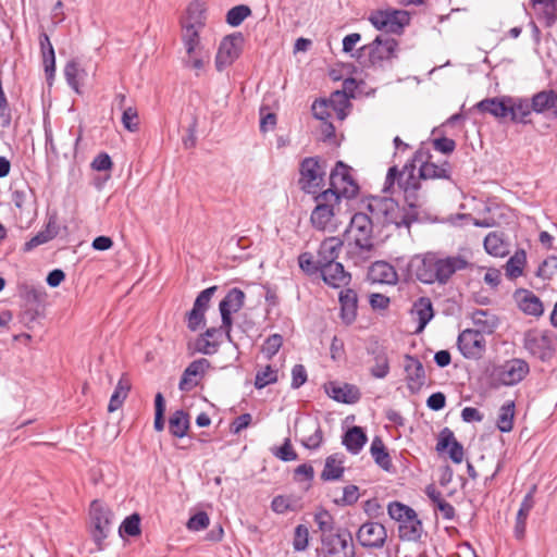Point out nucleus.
I'll use <instances>...</instances> for the list:
<instances>
[{"label":"nucleus","instance_id":"obj_1","mask_svg":"<svg viewBox=\"0 0 557 557\" xmlns=\"http://www.w3.org/2000/svg\"><path fill=\"white\" fill-rule=\"evenodd\" d=\"M345 237L346 260L355 267L366 264L374 251L372 219L363 212L355 213L345 231Z\"/></svg>","mask_w":557,"mask_h":557},{"label":"nucleus","instance_id":"obj_2","mask_svg":"<svg viewBox=\"0 0 557 557\" xmlns=\"http://www.w3.org/2000/svg\"><path fill=\"white\" fill-rule=\"evenodd\" d=\"M369 211L376 218H382L385 224H394L396 227H410L418 221L419 211L400 207L392 198H373L368 205Z\"/></svg>","mask_w":557,"mask_h":557},{"label":"nucleus","instance_id":"obj_3","mask_svg":"<svg viewBox=\"0 0 557 557\" xmlns=\"http://www.w3.org/2000/svg\"><path fill=\"white\" fill-rule=\"evenodd\" d=\"M398 41L391 37L377 35L370 44L360 47L358 59L366 66L382 67L384 62L397 57Z\"/></svg>","mask_w":557,"mask_h":557},{"label":"nucleus","instance_id":"obj_4","mask_svg":"<svg viewBox=\"0 0 557 557\" xmlns=\"http://www.w3.org/2000/svg\"><path fill=\"white\" fill-rule=\"evenodd\" d=\"M298 186L305 194L315 196L324 187L325 163L320 157H306L299 163Z\"/></svg>","mask_w":557,"mask_h":557},{"label":"nucleus","instance_id":"obj_5","mask_svg":"<svg viewBox=\"0 0 557 557\" xmlns=\"http://www.w3.org/2000/svg\"><path fill=\"white\" fill-rule=\"evenodd\" d=\"M319 557H355L352 535L347 530H337L334 534L320 536V546L317 548Z\"/></svg>","mask_w":557,"mask_h":557},{"label":"nucleus","instance_id":"obj_6","mask_svg":"<svg viewBox=\"0 0 557 557\" xmlns=\"http://www.w3.org/2000/svg\"><path fill=\"white\" fill-rule=\"evenodd\" d=\"M368 20L375 29L395 35H401L410 23L407 11L391 8L372 11Z\"/></svg>","mask_w":557,"mask_h":557},{"label":"nucleus","instance_id":"obj_7","mask_svg":"<svg viewBox=\"0 0 557 557\" xmlns=\"http://www.w3.org/2000/svg\"><path fill=\"white\" fill-rule=\"evenodd\" d=\"M317 203L311 212L310 221L312 226L319 231H325L332 225L335 209L339 207L338 195L333 190H322L313 196Z\"/></svg>","mask_w":557,"mask_h":557},{"label":"nucleus","instance_id":"obj_8","mask_svg":"<svg viewBox=\"0 0 557 557\" xmlns=\"http://www.w3.org/2000/svg\"><path fill=\"white\" fill-rule=\"evenodd\" d=\"M522 344L530 356L543 362L549 361L556 352L553 336L548 331L530 329L524 332Z\"/></svg>","mask_w":557,"mask_h":557},{"label":"nucleus","instance_id":"obj_9","mask_svg":"<svg viewBox=\"0 0 557 557\" xmlns=\"http://www.w3.org/2000/svg\"><path fill=\"white\" fill-rule=\"evenodd\" d=\"M469 265V261L460 255L443 257L434 252L431 285H446L455 273L466 270Z\"/></svg>","mask_w":557,"mask_h":557},{"label":"nucleus","instance_id":"obj_10","mask_svg":"<svg viewBox=\"0 0 557 557\" xmlns=\"http://www.w3.org/2000/svg\"><path fill=\"white\" fill-rule=\"evenodd\" d=\"M351 168L343 161H337L330 173V187L326 190H333L342 198L352 199L359 193V185L351 175Z\"/></svg>","mask_w":557,"mask_h":557},{"label":"nucleus","instance_id":"obj_11","mask_svg":"<svg viewBox=\"0 0 557 557\" xmlns=\"http://www.w3.org/2000/svg\"><path fill=\"white\" fill-rule=\"evenodd\" d=\"M205 26L203 10L199 2H193L187 8V22L182 25V42L185 51L203 47L200 30Z\"/></svg>","mask_w":557,"mask_h":557},{"label":"nucleus","instance_id":"obj_12","mask_svg":"<svg viewBox=\"0 0 557 557\" xmlns=\"http://www.w3.org/2000/svg\"><path fill=\"white\" fill-rule=\"evenodd\" d=\"M530 372L529 363L520 358H513L502 364L494 366L490 376L498 385L513 386L520 383Z\"/></svg>","mask_w":557,"mask_h":557},{"label":"nucleus","instance_id":"obj_13","mask_svg":"<svg viewBox=\"0 0 557 557\" xmlns=\"http://www.w3.org/2000/svg\"><path fill=\"white\" fill-rule=\"evenodd\" d=\"M349 107V101L344 91H334L329 99L315 100L312 103V114L317 120L326 122L332 119L333 114L338 120H344L347 116L346 109Z\"/></svg>","mask_w":557,"mask_h":557},{"label":"nucleus","instance_id":"obj_14","mask_svg":"<svg viewBox=\"0 0 557 557\" xmlns=\"http://www.w3.org/2000/svg\"><path fill=\"white\" fill-rule=\"evenodd\" d=\"M89 512L92 522V540L97 549L102 550L103 542L110 533L113 513L98 499L91 502Z\"/></svg>","mask_w":557,"mask_h":557},{"label":"nucleus","instance_id":"obj_15","mask_svg":"<svg viewBox=\"0 0 557 557\" xmlns=\"http://www.w3.org/2000/svg\"><path fill=\"white\" fill-rule=\"evenodd\" d=\"M413 162L419 163V175L422 180H450V164L444 161L436 164L431 161L432 154L429 149L419 148L412 156Z\"/></svg>","mask_w":557,"mask_h":557},{"label":"nucleus","instance_id":"obj_16","mask_svg":"<svg viewBox=\"0 0 557 557\" xmlns=\"http://www.w3.org/2000/svg\"><path fill=\"white\" fill-rule=\"evenodd\" d=\"M457 347L466 359L479 360L486 350V341L482 331L463 330L457 338Z\"/></svg>","mask_w":557,"mask_h":557},{"label":"nucleus","instance_id":"obj_17","mask_svg":"<svg viewBox=\"0 0 557 557\" xmlns=\"http://www.w3.org/2000/svg\"><path fill=\"white\" fill-rule=\"evenodd\" d=\"M356 540L367 549H382L387 541V530L379 522L367 521L356 532Z\"/></svg>","mask_w":557,"mask_h":557},{"label":"nucleus","instance_id":"obj_18","mask_svg":"<svg viewBox=\"0 0 557 557\" xmlns=\"http://www.w3.org/2000/svg\"><path fill=\"white\" fill-rule=\"evenodd\" d=\"M244 37L242 33L225 36L215 55V67L219 72L233 64L240 55Z\"/></svg>","mask_w":557,"mask_h":557},{"label":"nucleus","instance_id":"obj_19","mask_svg":"<svg viewBox=\"0 0 557 557\" xmlns=\"http://www.w3.org/2000/svg\"><path fill=\"white\" fill-rule=\"evenodd\" d=\"M218 286L213 285L201 290L195 299L194 306L190 311L186 313L187 329L196 332L199 327L206 324V312L210 307V301Z\"/></svg>","mask_w":557,"mask_h":557},{"label":"nucleus","instance_id":"obj_20","mask_svg":"<svg viewBox=\"0 0 557 557\" xmlns=\"http://www.w3.org/2000/svg\"><path fill=\"white\" fill-rule=\"evenodd\" d=\"M367 354L370 357L369 367L370 375L374 379H385L391 371V363L388 352L385 346L379 342L372 343L367 348Z\"/></svg>","mask_w":557,"mask_h":557},{"label":"nucleus","instance_id":"obj_21","mask_svg":"<svg viewBox=\"0 0 557 557\" xmlns=\"http://www.w3.org/2000/svg\"><path fill=\"white\" fill-rule=\"evenodd\" d=\"M246 295L238 287H232L227 290L224 298L219 304L221 322L225 326L233 325V313L238 312L245 305Z\"/></svg>","mask_w":557,"mask_h":557},{"label":"nucleus","instance_id":"obj_22","mask_svg":"<svg viewBox=\"0 0 557 557\" xmlns=\"http://www.w3.org/2000/svg\"><path fill=\"white\" fill-rule=\"evenodd\" d=\"M434 252L414 255L407 264V273L417 281L431 285L432 260Z\"/></svg>","mask_w":557,"mask_h":557},{"label":"nucleus","instance_id":"obj_23","mask_svg":"<svg viewBox=\"0 0 557 557\" xmlns=\"http://www.w3.org/2000/svg\"><path fill=\"white\" fill-rule=\"evenodd\" d=\"M404 368L408 389L411 393H418L426 380L422 362L414 356L406 355Z\"/></svg>","mask_w":557,"mask_h":557},{"label":"nucleus","instance_id":"obj_24","mask_svg":"<svg viewBox=\"0 0 557 557\" xmlns=\"http://www.w3.org/2000/svg\"><path fill=\"white\" fill-rule=\"evenodd\" d=\"M343 247H345L344 240L336 236L327 237L321 242L317 251V259L321 270L337 263L336 260Z\"/></svg>","mask_w":557,"mask_h":557},{"label":"nucleus","instance_id":"obj_25","mask_svg":"<svg viewBox=\"0 0 557 557\" xmlns=\"http://www.w3.org/2000/svg\"><path fill=\"white\" fill-rule=\"evenodd\" d=\"M513 299L519 310L527 315L540 318L544 313L542 300L529 289L518 288L513 293Z\"/></svg>","mask_w":557,"mask_h":557},{"label":"nucleus","instance_id":"obj_26","mask_svg":"<svg viewBox=\"0 0 557 557\" xmlns=\"http://www.w3.org/2000/svg\"><path fill=\"white\" fill-rule=\"evenodd\" d=\"M436 450L438 453L447 450L450 460L455 463H460L463 459V446L456 440L454 432L449 428H444L440 432Z\"/></svg>","mask_w":557,"mask_h":557},{"label":"nucleus","instance_id":"obj_27","mask_svg":"<svg viewBox=\"0 0 557 557\" xmlns=\"http://www.w3.org/2000/svg\"><path fill=\"white\" fill-rule=\"evenodd\" d=\"M324 389L327 396L342 404H356L361 397L359 388L356 385L348 383L341 386L335 382H330L329 384H325Z\"/></svg>","mask_w":557,"mask_h":557},{"label":"nucleus","instance_id":"obj_28","mask_svg":"<svg viewBox=\"0 0 557 557\" xmlns=\"http://www.w3.org/2000/svg\"><path fill=\"white\" fill-rule=\"evenodd\" d=\"M533 111L557 119V90L546 89L533 95Z\"/></svg>","mask_w":557,"mask_h":557},{"label":"nucleus","instance_id":"obj_29","mask_svg":"<svg viewBox=\"0 0 557 557\" xmlns=\"http://www.w3.org/2000/svg\"><path fill=\"white\" fill-rule=\"evenodd\" d=\"M341 305L339 317L344 324L350 325L356 321L358 309V295L352 288H342L338 296Z\"/></svg>","mask_w":557,"mask_h":557},{"label":"nucleus","instance_id":"obj_30","mask_svg":"<svg viewBox=\"0 0 557 557\" xmlns=\"http://www.w3.org/2000/svg\"><path fill=\"white\" fill-rule=\"evenodd\" d=\"M367 277L372 283L394 285L398 281L395 268L386 261L373 262L367 273Z\"/></svg>","mask_w":557,"mask_h":557},{"label":"nucleus","instance_id":"obj_31","mask_svg":"<svg viewBox=\"0 0 557 557\" xmlns=\"http://www.w3.org/2000/svg\"><path fill=\"white\" fill-rule=\"evenodd\" d=\"M39 47L47 83L52 85L55 75V53L47 33L39 34Z\"/></svg>","mask_w":557,"mask_h":557},{"label":"nucleus","instance_id":"obj_32","mask_svg":"<svg viewBox=\"0 0 557 557\" xmlns=\"http://www.w3.org/2000/svg\"><path fill=\"white\" fill-rule=\"evenodd\" d=\"M211 363L206 358H199L191 361L186 369L184 370L180 383L178 388L182 392H189L194 389L198 385V381L191 379V373H198L199 377H202L206 371L210 368Z\"/></svg>","mask_w":557,"mask_h":557},{"label":"nucleus","instance_id":"obj_33","mask_svg":"<svg viewBox=\"0 0 557 557\" xmlns=\"http://www.w3.org/2000/svg\"><path fill=\"white\" fill-rule=\"evenodd\" d=\"M405 518L406 520L398 523L399 539L407 542H420L423 535V525L422 521L418 518L417 512Z\"/></svg>","mask_w":557,"mask_h":557},{"label":"nucleus","instance_id":"obj_34","mask_svg":"<svg viewBox=\"0 0 557 557\" xmlns=\"http://www.w3.org/2000/svg\"><path fill=\"white\" fill-rule=\"evenodd\" d=\"M321 277L332 288L346 287L351 281V274L345 271L341 262L333 263L332 267L321 270Z\"/></svg>","mask_w":557,"mask_h":557},{"label":"nucleus","instance_id":"obj_35","mask_svg":"<svg viewBox=\"0 0 557 557\" xmlns=\"http://www.w3.org/2000/svg\"><path fill=\"white\" fill-rule=\"evenodd\" d=\"M410 313L418 321L416 333L422 332L434 317L431 299L429 297H419L413 302Z\"/></svg>","mask_w":557,"mask_h":557},{"label":"nucleus","instance_id":"obj_36","mask_svg":"<svg viewBox=\"0 0 557 557\" xmlns=\"http://www.w3.org/2000/svg\"><path fill=\"white\" fill-rule=\"evenodd\" d=\"M508 116H510V120L515 123H529L528 117L533 111V97L531 101L525 98L508 97Z\"/></svg>","mask_w":557,"mask_h":557},{"label":"nucleus","instance_id":"obj_37","mask_svg":"<svg viewBox=\"0 0 557 557\" xmlns=\"http://www.w3.org/2000/svg\"><path fill=\"white\" fill-rule=\"evenodd\" d=\"M345 456L335 453L325 458L324 468L320 474L323 482L338 481L345 472Z\"/></svg>","mask_w":557,"mask_h":557},{"label":"nucleus","instance_id":"obj_38","mask_svg":"<svg viewBox=\"0 0 557 557\" xmlns=\"http://www.w3.org/2000/svg\"><path fill=\"white\" fill-rule=\"evenodd\" d=\"M59 233V226L54 216H50L45 228L24 244L23 250L28 252L34 248L44 245L53 239Z\"/></svg>","mask_w":557,"mask_h":557},{"label":"nucleus","instance_id":"obj_39","mask_svg":"<svg viewBox=\"0 0 557 557\" xmlns=\"http://www.w3.org/2000/svg\"><path fill=\"white\" fill-rule=\"evenodd\" d=\"M368 437L361 426H352L348 429L342 436V444L352 454L358 455L367 444Z\"/></svg>","mask_w":557,"mask_h":557},{"label":"nucleus","instance_id":"obj_40","mask_svg":"<svg viewBox=\"0 0 557 557\" xmlns=\"http://www.w3.org/2000/svg\"><path fill=\"white\" fill-rule=\"evenodd\" d=\"M182 62L185 67L194 70L196 76H199V72L210 62V51L205 47H196L186 51V58Z\"/></svg>","mask_w":557,"mask_h":557},{"label":"nucleus","instance_id":"obj_41","mask_svg":"<svg viewBox=\"0 0 557 557\" xmlns=\"http://www.w3.org/2000/svg\"><path fill=\"white\" fill-rule=\"evenodd\" d=\"M508 97L486 98L476 103L479 111L490 113L495 117L508 116Z\"/></svg>","mask_w":557,"mask_h":557},{"label":"nucleus","instance_id":"obj_42","mask_svg":"<svg viewBox=\"0 0 557 557\" xmlns=\"http://www.w3.org/2000/svg\"><path fill=\"white\" fill-rule=\"evenodd\" d=\"M484 249L493 257H505L508 255V244L504 239V234L491 232L484 238Z\"/></svg>","mask_w":557,"mask_h":557},{"label":"nucleus","instance_id":"obj_43","mask_svg":"<svg viewBox=\"0 0 557 557\" xmlns=\"http://www.w3.org/2000/svg\"><path fill=\"white\" fill-rule=\"evenodd\" d=\"M129 391H131V382L127 379V376L125 374H123L120 377V380L114 388L113 394L111 395V398H110V401L108 405V411L114 412L117 409H120L123 406Z\"/></svg>","mask_w":557,"mask_h":557},{"label":"nucleus","instance_id":"obj_44","mask_svg":"<svg viewBox=\"0 0 557 557\" xmlns=\"http://www.w3.org/2000/svg\"><path fill=\"white\" fill-rule=\"evenodd\" d=\"M370 453L380 468L384 471H391L393 468L392 459L381 437L375 436L373 438Z\"/></svg>","mask_w":557,"mask_h":557},{"label":"nucleus","instance_id":"obj_45","mask_svg":"<svg viewBox=\"0 0 557 557\" xmlns=\"http://www.w3.org/2000/svg\"><path fill=\"white\" fill-rule=\"evenodd\" d=\"M189 429V416L184 410L174 411L169 419V432L174 436L182 438Z\"/></svg>","mask_w":557,"mask_h":557},{"label":"nucleus","instance_id":"obj_46","mask_svg":"<svg viewBox=\"0 0 557 557\" xmlns=\"http://www.w3.org/2000/svg\"><path fill=\"white\" fill-rule=\"evenodd\" d=\"M18 295L27 306H41L47 297L46 290L42 286H34L28 284H23L20 286Z\"/></svg>","mask_w":557,"mask_h":557},{"label":"nucleus","instance_id":"obj_47","mask_svg":"<svg viewBox=\"0 0 557 557\" xmlns=\"http://www.w3.org/2000/svg\"><path fill=\"white\" fill-rule=\"evenodd\" d=\"M472 321L482 334H492L497 327V318L487 310L476 309L472 313Z\"/></svg>","mask_w":557,"mask_h":557},{"label":"nucleus","instance_id":"obj_48","mask_svg":"<svg viewBox=\"0 0 557 557\" xmlns=\"http://www.w3.org/2000/svg\"><path fill=\"white\" fill-rule=\"evenodd\" d=\"M515 401L505 403L497 417L496 425L502 433H508L513 428Z\"/></svg>","mask_w":557,"mask_h":557},{"label":"nucleus","instance_id":"obj_49","mask_svg":"<svg viewBox=\"0 0 557 557\" xmlns=\"http://www.w3.org/2000/svg\"><path fill=\"white\" fill-rule=\"evenodd\" d=\"M527 262V257L524 250L517 251L513 256H511L506 262V276L508 278L515 280L522 275L523 268Z\"/></svg>","mask_w":557,"mask_h":557},{"label":"nucleus","instance_id":"obj_50","mask_svg":"<svg viewBox=\"0 0 557 557\" xmlns=\"http://www.w3.org/2000/svg\"><path fill=\"white\" fill-rule=\"evenodd\" d=\"M298 500L293 496L277 495L271 502V509L278 515L298 510Z\"/></svg>","mask_w":557,"mask_h":557},{"label":"nucleus","instance_id":"obj_51","mask_svg":"<svg viewBox=\"0 0 557 557\" xmlns=\"http://www.w3.org/2000/svg\"><path fill=\"white\" fill-rule=\"evenodd\" d=\"M313 520L321 532V536L336 533L337 530H335L334 527V518L326 509L317 511Z\"/></svg>","mask_w":557,"mask_h":557},{"label":"nucleus","instance_id":"obj_52","mask_svg":"<svg viewBox=\"0 0 557 557\" xmlns=\"http://www.w3.org/2000/svg\"><path fill=\"white\" fill-rule=\"evenodd\" d=\"M277 380H278L277 369H274V368H272V366L268 364L263 369L259 370L256 373L255 387L257 389H262L270 384L276 383Z\"/></svg>","mask_w":557,"mask_h":557},{"label":"nucleus","instance_id":"obj_53","mask_svg":"<svg viewBox=\"0 0 557 557\" xmlns=\"http://www.w3.org/2000/svg\"><path fill=\"white\" fill-rule=\"evenodd\" d=\"M417 169V163L413 162V158H411L405 165H404V177L399 178V187L400 189H405V187H411L414 186L417 189H420V175L417 177L414 175V171Z\"/></svg>","mask_w":557,"mask_h":557},{"label":"nucleus","instance_id":"obj_54","mask_svg":"<svg viewBox=\"0 0 557 557\" xmlns=\"http://www.w3.org/2000/svg\"><path fill=\"white\" fill-rule=\"evenodd\" d=\"M534 8L541 7V13L547 27L555 24L557 20L556 0H531Z\"/></svg>","mask_w":557,"mask_h":557},{"label":"nucleus","instance_id":"obj_55","mask_svg":"<svg viewBox=\"0 0 557 557\" xmlns=\"http://www.w3.org/2000/svg\"><path fill=\"white\" fill-rule=\"evenodd\" d=\"M188 348L196 352L211 356L219 351V343L216 341H209L199 334L194 343L188 345Z\"/></svg>","mask_w":557,"mask_h":557},{"label":"nucleus","instance_id":"obj_56","mask_svg":"<svg viewBox=\"0 0 557 557\" xmlns=\"http://www.w3.org/2000/svg\"><path fill=\"white\" fill-rule=\"evenodd\" d=\"M313 433L308 437L301 440V444L309 450H317L320 448L323 442V432L318 420L310 421V428Z\"/></svg>","mask_w":557,"mask_h":557},{"label":"nucleus","instance_id":"obj_57","mask_svg":"<svg viewBox=\"0 0 557 557\" xmlns=\"http://www.w3.org/2000/svg\"><path fill=\"white\" fill-rule=\"evenodd\" d=\"M119 533L121 536L123 533L133 537L139 535L141 533L140 516L135 512L126 517L119 528Z\"/></svg>","mask_w":557,"mask_h":557},{"label":"nucleus","instance_id":"obj_58","mask_svg":"<svg viewBox=\"0 0 557 557\" xmlns=\"http://www.w3.org/2000/svg\"><path fill=\"white\" fill-rule=\"evenodd\" d=\"M251 14L248 5L239 4L230 9L226 13V23L233 27L239 26Z\"/></svg>","mask_w":557,"mask_h":557},{"label":"nucleus","instance_id":"obj_59","mask_svg":"<svg viewBox=\"0 0 557 557\" xmlns=\"http://www.w3.org/2000/svg\"><path fill=\"white\" fill-rule=\"evenodd\" d=\"M298 265L307 275L321 274V265L311 252H302L298 256Z\"/></svg>","mask_w":557,"mask_h":557},{"label":"nucleus","instance_id":"obj_60","mask_svg":"<svg viewBox=\"0 0 557 557\" xmlns=\"http://www.w3.org/2000/svg\"><path fill=\"white\" fill-rule=\"evenodd\" d=\"M413 512H416L414 509L397 500L391 502L387 505V513L389 518L398 523L406 520L405 517L410 516Z\"/></svg>","mask_w":557,"mask_h":557},{"label":"nucleus","instance_id":"obj_61","mask_svg":"<svg viewBox=\"0 0 557 557\" xmlns=\"http://www.w3.org/2000/svg\"><path fill=\"white\" fill-rule=\"evenodd\" d=\"M283 345V336L281 334L270 335L263 343L261 351L267 360H271Z\"/></svg>","mask_w":557,"mask_h":557},{"label":"nucleus","instance_id":"obj_62","mask_svg":"<svg viewBox=\"0 0 557 557\" xmlns=\"http://www.w3.org/2000/svg\"><path fill=\"white\" fill-rule=\"evenodd\" d=\"M122 124L124 128L131 133H135L139 129V116L138 111L135 107H126L122 110Z\"/></svg>","mask_w":557,"mask_h":557},{"label":"nucleus","instance_id":"obj_63","mask_svg":"<svg viewBox=\"0 0 557 557\" xmlns=\"http://www.w3.org/2000/svg\"><path fill=\"white\" fill-rule=\"evenodd\" d=\"M309 544V530L305 524H298L294 531L293 548L295 552H304Z\"/></svg>","mask_w":557,"mask_h":557},{"label":"nucleus","instance_id":"obj_64","mask_svg":"<svg viewBox=\"0 0 557 557\" xmlns=\"http://www.w3.org/2000/svg\"><path fill=\"white\" fill-rule=\"evenodd\" d=\"M557 272V257L549 256L540 264L536 275L549 280Z\"/></svg>","mask_w":557,"mask_h":557}]
</instances>
